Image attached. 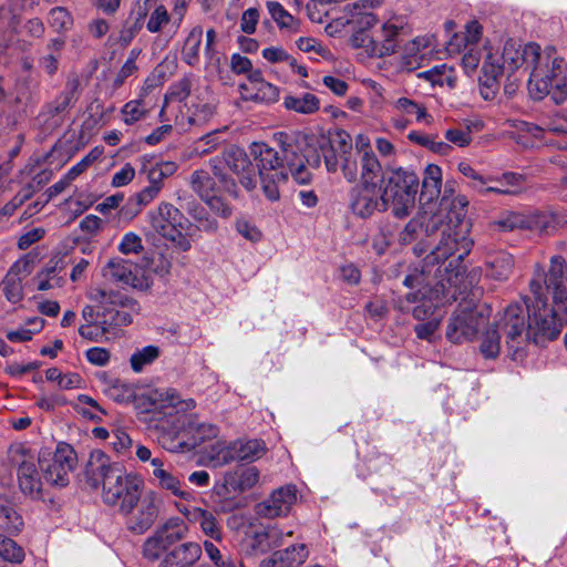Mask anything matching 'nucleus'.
<instances>
[{"label":"nucleus","mask_w":567,"mask_h":567,"mask_svg":"<svg viewBox=\"0 0 567 567\" xmlns=\"http://www.w3.org/2000/svg\"><path fill=\"white\" fill-rule=\"evenodd\" d=\"M267 9L280 30H288L291 32L298 31V21L280 4L276 1H268Z\"/></svg>","instance_id":"obj_46"},{"label":"nucleus","mask_w":567,"mask_h":567,"mask_svg":"<svg viewBox=\"0 0 567 567\" xmlns=\"http://www.w3.org/2000/svg\"><path fill=\"white\" fill-rule=\"evenodd\" d=\"M481 34V24L475 20L470 21L465 27L464 34L455 33L446 43V51L449 54H458L462 52V49H466L467 47H477Z\"/></svg>","instance_id":"obj_31"},{"label":"nucleus","mask_w":567,"mask_h":567,"mask_svg":"<svg viewBox=\"0 0 567 567\" xmlns=\"http://www.w3.org/2000/svg\"><path fill=\"white\" fill-rule=\"evenodd\" d=\"M514 259L507 252H498L486 261L487 275L496 280H506L512 274Z\"/></svg>","instance_id":"obj_40"},{"label":"nucleus","mask_w":567,"mask_h":567,"mask_svg":"<svg viewBox=\"0 0 567 567\" xmlns=\"http://www.w3.org/2000/svg\"><path fill=\"white\" fill-rule=\"evenodd\" d=\"M502 74L499 59L495 54L487 52L482 65L480 85L499 89V78Z\"/></svg>","instance_id":"obj_44"},{"label":"nucleus","mask_w":567,"mask_h":567,"mask_svg":"<svg viewBox=\"0 0 567 567\" xmlns=\"http://www.w3.org/2000/svg\"><path fill=\"white\" fill-rule=\"evenodd\" d=\"M39 2L40 0H9V10L12 17L8 22V27L12 33L16 32L20 23V13L32 11L39 4Z\"/></svg>","instance_id":"obj_55"},{"label":"nucleus","mask_w":567,"mask_h":567,"mask_svg":"<svg viewBox=\"0 0 567 567\" xmlns=\"http://www.w3.org/2000/svg\"><path fill=\"white\" fill-rule=\"evenodd\" d=\"M105 279L145 291L151 287L150 279L134 262L122 257H112L102 269Z\"/></svg>","instance_id":"obj_17"},{"label":"nucleus","mask_w":567,"mask_h":567,"mask_svg":"<svg viewBox=\"0 0 567 567\" xmlns=\"http://www.w3.org/2000/svg\"><path fill=\"white\" fill-rule=\"evenodd\" d=\"M235 228L240 236L251 243H258L262 238V233L260 229L255 224L245 218L237 219Z\"/></svg>","instance_id":"obj_63"},{"label":"nucleus","mask_w":567,"mask_h":567,"mask_svg":"<svg viewBox=\"0 0 567 567\" xmlns=\"http://www.w3.org/2000/svg\"><path fill=\"white\" fill-rule=\"evenodd\" d=\"M136 401L143 412H163L168 416H172L173 412L181 414L196 406L195 400H183L173 389H156L136 398Z\"/></svg>","instance_id":"obj_16"},{"label":"nucleus","mask_w":567,"mask_h":567,"mask_svg":"<svg viewBox=\"0 0 567 567\" xmlns=\"http://www.w3.org/2000/svg\"><path fill=\"white\" fill-rule=\"evenodd\" d=\"M109 395L118 403H127L135 399L134 390L131 385L116 381L109 390Z\"/></svg>","instance_id":"obj_64"},{"label":"nucleus","mask_w":567,"mask_h":567,"mask_svg":"<svg viewBox=\"0 0 567 567\" xmlns=\"http://www.w3.org/2000/svg\"><path fill=\"white\" fill-rule=\"evenodd\" d=\"M86 478L91 486L102 485V499L121 514L130 515L138 504L144 487L143 481L130 473L120 463L112 462L102 450L90 453Z\"/></svg>","instance_id":"obj_3"},{"label":"nucleus","mask_w":567,"mask_h":567,"mask_svg":"<svg viewBox=\"0 0 567 567\" xmlns=\"http://www.w3.org/2000/svg\"><path fill=\"white\" fill-rule=\"evenodd\" d=\"M239 90L243 99L246 101L269 104L277 102L279 99L278 87L267 81L252 90H250L249 85L241 83L239 84Z\"/></svg>","instance_id":"obj_35"},{"label":"nucleus","mask_w":567,"mask_h":567,"mask_svg":"<svg viewBox=\"0 0 567 567\" xmlns=\"http://www.w3.org/2000/svg\"><path fill=\"white\" fill-rule=\"evenodd\" d=\"M24 556V549L17 542L0 533V557L3 560L20 564Z\"/></svg>","instance_id":"obj_52"},{"label":"nucleus","mask_w":567,"mask_h":567,"mask_svg":"<svg viewBox=\"0 0 567 567\" xmlns=\"http://www.w3.org/2000/svg\"><path fill=\"white\" fill-rule=\"evenodd\" d=\"M172 522L166 523L161 529L148 537L144 543L143 553L147 559L156 560L161 554L174 542L183 537L181 530L173 532Z\"/></svg>","instance_id":"obj_27"},{"label":"nucleus","mask_w":567,"mask_h":567,"mask_svg":"<svg viewBox=\"0 0 567 567\" xmlns=\"http://www.w3.org/2000/svg\"><path fill=\"white\" fill-rule=\"evenodd\" d=\"M373 4L374 2L372 0H360L344 7V11L349 16L348 23L353 24L357 29L351 38L352 42L355 35L361 32L367 33L369 29L377 24L378 18L370 11Z\"/></svg>","instance_id":"obj_24"},{"label":"nucleus","mask_w":567,"mask_h":567,"mask_svg":"<svg viewBox=\"0 0 567 567\" xmlns=\"http://www.w3.org/2000/svg\"><path fill=\"white\" fill-rule=\"evenodd\" d=\"M79 89V79H69L65 89L52 102L45 105V112L52 117L64 113L78 100Z\"/></svg>","instance_id":"obj_30"},{"label":"nucleus","mask_w":567,"mask_h":567,"mask_svg":"<svg viewBox=\"0 0 567 567\" xmlns=\"http://www.w3.org/2000/svg\"><path fill=\"white\" fill-rule=\"evenodd\" d=\"M411 32L412 25L405 14L389 12L383 17L378 39L361 32L353 38V45L364 49L372 58L390 56L396 52L400 39Z\"/></svg>","instance_id":"obj_8"},{"label":"nucleus","mask_w":567,"mask_h":567,"mask_svg":"<svg viewBox=\"0 0 567 567\" xmlns=\"http://www.w3.org/2000/svg\"><path fill=\"white\" fill-rule=\"evenodd\" d=\"M200 556V545L195 542H187L168 551L158 567H194Z\"/></svg>","instance_id":"obj_26"},{"label":"nucleus","mask_w":567,"mask_h":567,"mask_svg":"<svg viewBox=\"0 0 567 567\" xmlns=\"http://www.w3.org/2000/svg\"><path fill=\"white\" fill-rule=\"evenodd\" d=\"M501 319L496 323V329L487 330L481 342V353L486 359H495L501 351V332L504 334V331L499 327Z\"/></svg>","instance_id":"obj_49"},{"label":"nucleus","mask_w":567,"mask_h":567,"mask_svg":"<svg viewBox=\"0 0 567 567\" xmlns=\"http://www.w3.org/2000/svg\"><path fill=\"white\" fill-rule=\"evenodd\" d=\"M209 165L220 188L233 197L238 196V188L231 175H235L246 189L251 190L256 187V168L248 155L238 147H230L221 155L210 158Z\"/></svg>","instance_id":"obj_6"},{"label":"nucleus","mask_w":567,"mask_h":567,"mask_svg":"<svg viewBox=\"0 0 567 567\" xmlns=\"http://www.w3.org/2000/svg\"><path fill=\"white\" fill-rule=\"evenodd\" d=\"M151 483L181 499L190 497V493L182 488V475L174 472L164 460L152 461Z\"/></svg>","instance_id":"obj_23"},{"label":"nucleus","mask_w":567,"mask_h":567,"mask_svg":"<svg viewBox=\"0 0 567 567\" xmlns=\"http://www.w3.org/2000/svg\"><path fill=\"white\" fill-rule=\"evenodd\" d=\"M292 530H282L277 526H268L264 530L255 534L254 547L261 553H266L276 547H280L285 543V537L292 536Z\"/></svg>","instance_id":"obj_33"},{"label":"nucleus","mask_w":567,"mask_h":567,"mask_svg":"<svg viewBox=\"0 0 567 567\" xmlns=\"http://www.w3.org/2000/svg\"><path fill=\"white\" fill-rule=\"evenodd\" d=\"M221 143H223V140L220 138V132L215 131V132L208 133L205 136L200 137L195 143L194 151L199 156H203V155L210 153L213 150H215Z\"/></svg>","instance_id":"obj_61"},{"label":"nucleus","mask_w":567,"mask_h":567,"mask_svg":"<svg viewBox=\"0 0 567 567\" xmlns=\"http://www.w3.org/2000/svg\"><path fill=\"white\" fill-rule=\"evenodd\" d=\"M182 432L190 435L189 442H178L171 446L165 445L171 452H178L184 450L194 449L202 444L206 440H210L217 436L218 427L212 423L199 422L197 419L192 416L183 415Z\"/></svg>","instance_id":"obj_22"},{"label":"nucleus","mask_w":567,"mask_h":567,"mask_svg":"<svg viewBox=\"0 0 567 567\" xmlns=\"http://www.w3.org/2000/svg\"><path fill=\"white\" fill-rule=\"evenodd\" d=\"M145 13H141L133 22H127L120 32L118 41L122 45H128L143 29Z\"/></svg>","instance_id":"obj_62"},{"label":"nucleus","mask_w":567,"mask_h":567,"mask_svg":"<svg viewBox=\"0 0 567 567\" xmlns=\"http://www.w3.org/2000/svg\"><path fill=\"white\" fill-rule=\"evenodd\" d=\"M266 453V444L261 440H238L229 446L220 450L217 456V464L224 465L233 461L254 462Z\"/></svg>","instance_id":"obj_20"},{"label":"nucleus","mask_w":567,"mask_h":567,"mask_svg":"<svg viewBox=\"0 0 567 567\" xmlns=\"http://www.w3.org/2000/svg\"><path fill=\"white\" fill-rule=\"evenodd\" d=\"M297 487L292 484L281 486L256 505V513L266 518L286 516L297 501Z\"/></svg>","instance_id":"obj_18"},{"label":"nucleus","mask_w":567,"mask_h":567,"mask_svg":"<svg viewBox=\"0 0 567 567\" xmlns=\"http://www.w3.org/2000/svg\"><path fill=\"white\" fill-rule=\"evenodd\" d=\"M489 316L491 308L487 305H476L472 300L461 301L450 318L446 338L454 343L472 339Z\"/></svg>","instance_id":"obj_12"},{"label":"nucleus","mask_w":567,"mask_h":567,"mask_svg":"<svg viewBox=\"0 0 567 567\" xmlns=\"http://www.w3.org/2000/svg\"><path fill=\"white\" fill-rule=\"evenodd\" d=\"M381 172L372 163L363 164L360 182L350 189L349 205L352 213L360 218H369L377 212L388 210L382 188L379 185Z\"/></svg>","instance_id":"obj_10"},{"label":"nucleus","mask_w":567,"mask_h":567,"mask_svg":"<svg viewBox=\"0 0 567 567\" xmlns=\"http://www.w3.org/2000/svg\"><path fill=\"white\" fill-rule=\"evenodd\" d=\"M259 481V472L256 467L239 470L231 475L227 482L234 489L245 492L252 488Z\"/></svg>","instance_id":"obj_47"},{"label":"nucleus","mask_w":567,"mask_h":567,"mask_svg":"<svg viewBox=\"0 0 567 567\" xmlns=\"http://www.w3.org/2000/svg\"><path fill=\"white\" fill-rule=\"evenodd\" d=\"M192 519L199 524L202 532L216 542L223 540L221 527L212 512L196 507L192 511Z\"/></svg>","instance_id":"obj_41"},{"label":"nucleus","mask_w":567,"mask_h":567,"mask_svg":"<svg viewBox=\"0 0 567 567\" xmlns=\"http://www.w3.org/2000/svg\"><path fill=\"white\" fill-rule=\"evenodd\" d=\"M8 458L17 468V477L20 491L31 499L42 498V482L39 476L34 456L24 445L12 444L8 451Z\"/></svg>","instance_id":"obj_14"},{"label":"nucleus","mask_w":567,"mask_h":567,"mask_svg":"<svg viewBox=\"0 0 567 567\" xmlns=\"http://www.w3.org/2000/svg\"><path fill=\"white\" fill-rule=\"evenodd\" d=\"M147 217L153 230L159 236L174 243L184 251L190 248V243L185 237L189 221L173 204L162 202L147 213Z\"/></svg>","instance_id":"obj_11"},{"label":"nucleus","mask_w":567,"mask_h":567,"mask_svg":"<svg viewBox=\"0 0 567 567\" xmlns=\"http://www.w3.org/2000/svg\"><path fill=\"white\" fill-rule=\"evenodd\" d=\"M284 106L299 114H313L320 107L319 99L312 93L301 95H287L284 99Z\"/></svg>","instance_id":"obj_39"},{"label":"nucleus","mask_w":567,"mask_h":567,"mask_svg":"<svg viewBox=\"0 0 567 567\" xmlns=\"http://www.w3.org/2000/svg\"><path fill=\"white\" fill-rule=\"evenodd\" d=\"M408 138L411 142H413L417 145H421L423 147H426V148H429L435 153H439V154H447L450 151L449 144H446L442 141H436L434 136L424 134V133H421L417 131L410 132L408 135Z\"/></svg>","instance_id":"obj_54"},{"label":"nucleus","mask_w":567,"mask_h":567,"mask_svg":"<svg viewBox=\"0 0 567 567\" xmlns=\"http://www.w3.org/2000/svg\"><path fill=\"white\" fill-rule=\"evenodd\" d=\"M87 298L101 306H120L122 308H128L135 313H140L141 311V306L136 300L125 297L112 289L93 287L89 290Z\"/></svg>","instance_id":"obj_29"},{"label":"nucleus","mask_w":567,"mask_h":567,"mask_svg":"<svg viewBox=\"0 0 567 567\" xmlns=\"http://www.w3.org/2000/svg\"><path fill=\"white\" fill-rule=\"evenodd\" d=\"M565 268L564 257L553 256L549 269L537 268L529 282L533 305L523 307L514 303L504 310L499 327L514 360L523 358L524 348L529 341L543 344L559 336L563 323L556 310L547 305V299L551 296L556 303L567 300Z\"/></svg>","instance_id":"obj_1"},{"label":"nucleus","mask_w":567,"mask_h":567,"mask_svg":"<svg viewBox=\"0 0 567 567\" xmlns=\"http://www.w3.org/2000/svg\"><path fill=\"white\" fill-rule=\"evenodd\" d=\"M79 334L89 341L101 342L104 339H109V331L104 324H102V318L99 321L91 323H83L79 327Z\"/></svg>","instance_id":"obj_56"},{"label":"nucleus","mask_w":567,"mask_h":567,"mask_svg":"<svg viewBox=\"0 0 567 567\" xmlns=\"http://www.w3.org/2000/svg\"><path fill=\"white\" fill-rule=\"evenodd\" d=\"M49 25L58 33H65L73 27V17L64 7H55L49 11Z\"/></svg>","instance_id":"obj_51"},{"label":"nucleus","mask_w":567,"mask_h":567,"mask_svg":"<svg viewBox=\"0 0 567 567\" xmlns=\"http://www.w3.org/2000/svg\"><path fill=\"white\" fill-rule=\"evenodd\" d=\"M177 166L174 162H158L154 164L146 171L150 185L162 190L164 179L172 176Z\"/></svg>","instance_id":"obj_50"},{"label":"nucleus","mask_w":567,"mask_h":567,"mask_svg":"<svg viewBox=\"0 0 567 567\" xmlns=\"http://www.w3.org/2000/svg\"><path fill=\"white\" fill-rule=\"evenodd\" d=\"M390 105L393 113L391 123L399 131L405 130L413 121L430 123L432 118L423 104L406 96L393 100Z\"/></svg>","instance_id":"obj_19"},{"label":"nucleus","mask_w":567,"mask_h":567,"mask_svg":"<svg viewBox=\"0 0 567 567\" xmlns=\"http://www.w3.org/2000/svg\"><path fill=\"white\" fill-rule=\"evenodd\" d=\"M355 148L358 150L359 156H360V172L363 171V163L370 164L372 167V163L377 165L378 171H382L381 163L379 162L377 155L374 154L371 145L370 140L368 136L360 134L355 138Z\"/></svg>","instance_id":"obj_53"},{"label":"nucleus","mask_w":567,"mask_h":567,"mask_svg":"<svg viewBox=\"0 0 567 567\" xmlns=\"http://www.w3.org/2000/svg\"><path fill=\"white\" fill-rule=\"evenodd\" d=\"M32 264L27 258L18 259L1 281V290L11 303L20 302L24 297L23 281L32 272Z\"/></svg>","instance_id":"obj_21"},{"label":"nucleus","mask_w":567,"mask_h":567,"mask_svg":"<svg viewBox=\"0 0 567 567\" xmlns=\"http://www.w3.org/2000/svg\"><path fill=\"white\" fill-rule=\"evenodd\" d=\"M417 78L430 82L432 86L447 85L449 87H454L456 81L454 69L445 63L435 65L430 70L420 72L417 74Z\"/></svg>","instance_id":"obj_43"},{"label":"nucleus","mask_w":567,"mask_h":567,"mask_svg":"<svg viewBox=\"0 0 567 567\" xmlns=\"http://www.w3.org/2000/svg\"><path fill=\"white\" fill-rule=\"evenodd\" d=\"M111 439L113 450L120 455H127L133 447V440L123 429L113 430Z\"/></svg>","instance_id":"obj_60"},{"label":"nucleus","mask_w":567,"mask_h":567,"mask_svg":"<svg viewBox=\"0 0 567 567\" xmlns=\"http://www.w3.org/2000/svg\"><path fill=\"white\" fill-rule=\"evenodd\" d=\"M502 71L513 73L525 65L530 69L529 90L533 92V85L537 87L540 99L543 94L550 89H560L558 72L563 70L564 59L557 58L554 53L542 55L540 47L536 43L522 45L514 40H507L504 43L502 52Z\"/></svg>","instance_id":"obj_4"},{"label":"nucleus","mask_w":567,"mask_h":567,"mask_svg":"<svg viewBox=\"0 0 567 567\" xmlns=\"http://www.w3.org/2000/svg\"><path fill=\"white\" fill-rule=\"evenodd\" d=\"M434 35L425 34L409 41L403 48L400 66L408 71L417 69L426 54V50L434 47Z\"/></svg>","instance_id":"obj_25"},{"label":"nucleus","mask_w":567,"mask_h":567,"mask_svg":"<svg viewBox=\"0 0 567 567\" xmlns=\"http://www.w3.org/2000/svg\"><path fill=\"white\" fill-rule=\"evenodd\" d=\"M136 512L130 513L127 528L135 534H143L154 524L157 517V506L152 499H140Z\"/></svg>","instance_id":"obj_28"},{"label":"nucleus","mask_w":567,"mask_h":567,"mask_svg":"<svg viewBox=\"0 0 567 567\" xmlns=\"http://www.w3.org/2000/svg\"><path fill=\"white\" fill-rule=\"evenodd\" d=\"M204 30L202 25L193 27L184 41L182 48V60L189 66L199 64V51L202 47Z\"/></svg>","instance_id":"obj_34"},{"label":"nucleus","mask_w":567,"mask_h":567,"mask_svg":"<svg viewBox=\"0 0 567 567\" xmlns=\"http://www.w3.org/2000/svg\"><path fill=\"white\" fill-rule=\"evenodd\" d=\"M457 168L470 179L468 186L482 196L489 193L513 196L523 190L525 178L522 174L506 172L501 176H484L467 162H461Z\"/></svg>","instance_id":"obj_13"},{"label":"nucleus","mask_w":567,"mask_h":567,"mask_svg":"<svg viewBox=\"0 0 567 567\" xmlns=\"http://www.w3.org/2000/svg\"><path fill=\"white\" fill-rule=\"evenodd\" d=\"M123 121L127 125H132L145 117L147 110L142 100H132L122 107Z\"/></svg>","instance_id":"obj_58"},{"label":"nucleus","mask_w":567,"mask_h":567,"mask_svg":"<svg viewBox=\"0 0 567 567\" xmlns=\"http://www.w3.org/2000/svg\"><path fill=\"white\" fill-rule=\"evenodd\" d=\"M115 307L104 308L101 313L102 324L107 328L110 336H114L117 328L131 324L133 315H136L128 308L116 309Z\"/></svg>","instance_id":"obj_38"},{"label":"nucleus","mask_w":567,"mask_h":567,"mask_svg":"<svg viewBox=\"0 0 567 567\" xmlns=\"http://www.w3.org/2000/svg\"><path fill=\"white\" fill-rule=\"evenodd\" d=\"M467 224L460 223L458 225H443L441 229V238L435 248L425 257L423 269L430 270V266L445 262L450 257L456 255L455 261L460 264L465 256L470 254L473 247V240L468 237ZM453 260L444 267L446 277L453 274L456 269H460V280L462 279L464 269L456 265L454 269H450L453 266Z\"/></svg>","instance_id":"obj_9"},{"label":"nucleus","mask_w":567,"mask_h":567,"mask_svg":"<svg viewBox=\"0 0 567 567\" xmlns=\"http://www.w3.org/2000/svg\"><path fill=\"white\" fill-rule=\"evenodd\" d=\"M171 16L165 6L158 4L148 16L146 29L151 33H159L168 24Z\"/></svg>","instance_id":"obj_57"},{"label":"nucleus","mask_w":567,"mask_h":567,"mask_svg":"<svg viewBox=\"0 0 567 567\" xmlns=\"http://www.w3.org/2000/svg\"><path fill=\"white\" fill-rule=\"evenodd\" d=\"M309 557V549L306 544H296L287 547L284 550H276L272 553L269 563L272 565L280 563L287 567L303 564Z\"/></svg>","instance_id":"obj_37"},{"label":"nucleus","mask_w":567,"mask_h":567,"mask_svg":"<svg viewBox=\"0 0 567 567\" xmlns=\"http://www.w3.org/2000/svg\"><path fill=\"white\" fill-rule=\"evenodd\" d=\"M431 270L422 269L408 275L403 285L410 289H417L405 296L406 303L417 305L413 308L412 313L416 320L426 321L437 317L435 311L444 305L445 300L456 299V288L460 285V269L443 278L440 275V281L432 287L430 285L429 275Z\"/></svg>","instance_id":"obj_5"},{"label":"nucleus","mask_w":567,"mask_h":567,"mask_svg":"<svg viewBox=\"0 0 567 567\" xmlns=\"http://www.w3.org/2000/svg\"><path fill=\"white\" fill-rule=\"evenodd\" d=\"M24 526L22 516L7 496H0V528L8 535H18Z\"/></svg>","instance_id":"obj_32"},{"label":"nucleus","mask_w":567,"mask_h":567,"mask_svg":"<svg viewBox=\"0 0 567 567\" xmlns=\"http://www.w3.org/2000/svg\"><path fill=\"white\" fill-rule=\"evenodd\" d=\"M161 355V349L157 346H146L137 349L130 358L131 369L135 373H141L146 367L155 362Z\"/></svg>","instance_id":"obj_45"},{"label":"nucleus","mask_w":567,"mask_h":567,"mask_svg":"<svg viewBox=\"0 0 567 567\" xmlns=\"http://www.w3.org/2000/svg\"><path fill=\"white\" fill-rule=\"evenodd\" d=\"M381 186L386 208L396 218L408 217L415 206L419 189L417 175L404 167L388 168Z\"/></svg>","instance_id":"obj_7"},{"label":"nucleus","mask_w":567,"mask_h":567,"mask_svg":"<svg viewBox=\"0 0 567 567\" xmlns=\"http://www.w3.org/2000/svg\"><path fill=\"white\" fill-rule=\"evenodd\" d=\"M78 406L79 411L91 420L101 421L102 415L105 414V411L100 406V404L86 394L78 396Z\"/></svg>","instance_id":"obj_59"},{"label":"nucleus","mask_w":567,"mask_h":567,"mask_svg":"<svg viewBox=\"0 0 567 567\" xmlns=\"http://www.w3.org/2000/svg\"><path fill=\"white\" fill-rule=\"evenodd\" d=\"M39 465L48 484L64 487L69 484L70 473L76 465V454L71 445L61 443L53 454H42L39 457Z\"/></svg>","instance_id":"obj_15"},{"label":"nucleus","mask_w":567,"mask_h":567,"mask_svg":"<svg viewBox=\"0 0 567 567\" xmlns=\"http://www.w3.org/2000/svg\"><path fill=\"white\" fill-rule=\"evenodd\" d=\"M442 169L437 165L430 164L424 171L421 197L430 203L441 194Z\"/></svg>","instance_id":"obj_36"},{"label":"nucleus","mask_w":567,"mask_h":567,"mask_svg":"<svg viewBox=\"0 0 567 567\" xmlns=\"http://www.w3.org/2000/svg\"><path fill=\"white\" fill-rule=\"evenodd\" d=\"M274 141L279 146L281 156L265 143H255L251 146L264 194L272 202L279 198V185L287 182L289 173L300 185H307L312 179V174L307 168L308 161L295 138L279 132L275 134Z\"/></svg>","instance_id":"obj_2"},{"label":"nucleus","mask_w":567,"mask_h":567,"mask_svg":"<svg viewBox=\"0 0 567 567\" xmlns=\"http://www.w3.org/2000/svg\"><path fill=\"white\" fill-rule=\"evenodd\" d=\"M340 166L344 178L349 183L360 182V163L358 164L355 158L351 157V143L346 137L340 136Z\"/></svg>","instance_id":"obj_42"},{"label":"nucleus","mask_w":567,"mask_h":567,"mask_svg":"<svg viewBox=\"0 0 567 567\" xmlns=\"http://www.w3.org/2000/svg\"><path fill=\"white\" fill-rule=\"evenodd\" d=\"M190 186L204 200L215 194L214 178L204 169H197L190 175Z\"/></svg>","instance_id":"obj_48"}]
</instances>
